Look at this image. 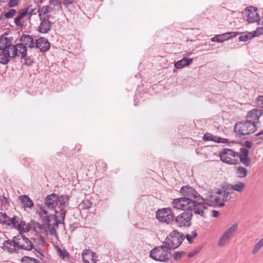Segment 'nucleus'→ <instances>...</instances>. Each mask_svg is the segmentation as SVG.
I'll list each match as a JSON object with an SVG mask.
<instances>
[{
	"label": "nucleus",
	"instance_id": "1",
	"mask_svg": "<svg viewBox=\"0 0 263 263\" xmlns=\"http://www.w3.org/2000/svg\"><path fill=\"white\" fill-rule=\"evenodd\" d=\"M180 192L184 197L174 199L172 202L173 207L183 211H193L195 214L205 218L204 211L208 209L205 198L190 186H182Z\"/></svg>",
	"mask_w": 263,
	"mask_h": 263
},
{
	"label": "nucleus",
	"instance_id": "2",
	"mask_svg": "<svg viewBox=\"0 0 263 263\" xmlns=\"http://www.w3.org/2000/svg\"><path fill=\"white\" fill-rule=\"evenodd\" d=\"M249 151L246 148L241 147L240 152H236L229 148H223L219 153L220 160L229 164L237 165L241 163L246 166H249L251 159L249 157Z\"/></svg>",
	"mask_w": 263,
	"mask_h": 263
},
{
	"label": "nucleus",
	"instance_id": "3",
	"mask_svg": "<svg viewBox=\"0 0 263 263\" xmlns=\"http://www.w3.org/2000/svg\"><path fill=\"white\" fill-rule=\"evenodd\" d=\"M69 199V196L67 195H63L59 197L52 193L46 197L44 202L49 209L54 210L55 213L60 214V218H62V221L63 222L66 214L65 208L68 206L66 202Z\"/></svg>",
	"mask_w": 263,
	"mask_h": 263
},
{
	"label": "nucleus",
	"instance_id": "4",
	"mask_svg": "<svg viewBox=\"0 0 263 263\" xmlns=\"http://www.w3.org/2000/svg\"><path fill=\"white\" fill-rule=\"evenodd\" d=\"M234 193L228 188L226 189H218L215 192H209L205 198L206 205L218 206L220 208L224 206V202H229L231 199V196Z\"/></svg>",
	"mask_w": 263,
	"mask_h": 263
},
{
	"label": "nucleus",
	"instance_id": "5",
	"mask_svg": "<svg viewBox=\"0 0 263 263\" xmlns=\"http://www.w3.org/2000/svg\"><path fill=\"white\" fill-rule=\"evenodd\" d=\"M39 213L42 222L47 224L49 233L51 235L57 234L56 229L58 227L59 224L64 223V220L63 222L62 221V218L58 220V216L55 214H48L47 211L45 209V208L41 207Z\"/></svg>",
	"mask_w": 263,
	"mask_h": 263
},
{
	"label": "nucleus",
	"instance_id": "6",
	"mask_svg": "<svg viewBox=\"0 0 263 263\" xmlns=\"http://www.w3.org/2000/svg\"><path fill=\"white\" fill-rule=\"evenodd\" d=\"M257 129V124L248 119L237 122L234 126V131L240 135H249L254 133Z\"/></svg>",
	"mask_w": 263,
	"mask_h": 263
},
{
	"label": "nucleus",
	"instance_id": "7",
	"mask_svg": "<svg viewBox=\"0 0 263 263\" xmlns=\"http://www.w3.org/2000/svg\"><path fill=\"white\" fill-rule=\"evenodd\" d=\"M149 256L155 261L165 262L171 258L172 253L170 248L164 245L153 249L150 252Z\"/></svg>",
	"mask_w": 263,
	"mask_h": 263
},
{
	"label": "nucleus",
	"instance_id": "8",
	"mask_svg": "<svg viewBox=\"0 0 263 263\" xmlns=\"http://www.w3.org/2000/svg\"><path fill=\"white\" fill-rule=\"evenodd\" d=\"M184 238V235L182 233L179 232L176 230H174L166 237L163 243L170 248V250H174L181 244Z\"/></svg>",
	"mask_w": 263,
	"mask_h": 263
},
{
	"label": "nucleus",
	"instance_id": "9",
	"mask_svg": "<svg viewBox=\"0 0 263 263\" xmlns=\"http://www.w3.org/2000/svg\"><path fill=\"white\" fill-rule=\"evenodd\" d=\"M193 211H184L174 217V220L172 224H175L176 227L181 228L189 227L191 225V219L193 216Z\"/></svg>",
	"mask_w": 263,
	"mask_h": 263
},
{
	"label": "nucleus",
	"instance_id": "10",
	"mask_svg": "<svg viewBox=\"0 0 263 263\" xmlns=\"http://www.w3.org/2000/svg\"><path fill=\"white\" fill-rule=\"evenodd\" d=\"M157 219L160 222L173 224L175 215L170 208L158 209L156 213Z\"/></svg>",
	"mask_w": 263,
	"mask_h": 263
},
{
	"label": "nucleus",
	"instance_id": "11",
	"mask_svg": "<svg viewBox=\"0 0 263 263\" xmlns=\"http://www.w3.org/2000/svg\"><path fill=\"white\" fill-rule=\"evenodd\" d=\"M14 245L16 246L17 251L20 249L25 250L27 251L32 250L31 245H27L26 247L24 246V243H29V239L27 238L22 233L19 232L16 236H14Z\"/></svg>",
	"mask_w": 263,
	"mask_h": 263
},
{
	"label": "nucleus",
	"instance_id": "12",
	"mask_svg": "<svg viewBox=\"0 0 263 263\" xmlns=\"http://www.w3.org/2000/svg\"><path fill=\"white\" fill-rule=\"evenodd\" d=\"M237 227V224L234 223L230 227L228 228L220 237L218 242V246L220 247H222L229 242L233 234L236 231Z\"/></svg>",
	"mask_w": 263,
	"mask_h": 263
},
{
	"label": "nucleus",
	"instance_id": "13",
	"mask_svg": "<svg viewBox=\"0 0 263 263\" xmlns=\"http://www.w3.org/2000/svg\"><path fill=\"white\" fill-rule=\"evenodd\" d=\"M257 11V8L254 7L246 9V12H247L246 17L249 23L257 22L258 24H261L262 20L259 18V15Z\"/></svg>",
	"mask_w": 263,
	"mask_h": 263
},
{
	"label": "nucleus",
	"instance_id": "14",
	"mask_svg": "<svg viewBox=\"0 0 263 263\" xmlns=\"http://www.w3.org/2000/svg\"><path fill=\"white\" fill-rule=\"evenodd\" d=\"M10 50H12V58L19 56L20 54H21V58H25L27 55L26 46L22 43L15 45H12Z\"/></svg>",
	"mask_w": 263,
	"mask_h": 263
},
{
	"label": "nucleus",
	"instance_id": "15",
	"mask_svg": "<svg viewBox=\"0 0 263 263\" xmlns=\"http://www.w3.org/2000/svg\"><path fill=\"white\" fill-rule=\"evenodd\" d=\"M49 16L46 15V17H41V23L38 26V31L42 34L48 33L51 29L52 25L49 20Z\"/></svg>",
	"mask_w": 263,
	"mask_h": 263
},
{
	"label": "nucleus",
	"instance_id": "16",
	"mask_svg": "<svg viewBox=\"0 0 263 263\" xmlns=\"http://www.w3.org/2000/svg\"><path fill=\"white\" fill-rule=\"evenodd\" d=\"M35 47L40 49L41 52H46L49 49L50 44L47 39L41 37L36 40Z\"/></svg>",
	"mask_w": 263,
	"mask_h": 263
},
{
	"label": "nucleus",
	"instance_id": "17",
	"mask_svg": "<svg viewBox=\"0 0 263 263\" xmlns=\"http://www.w3.org/2000/svg\"><path fill=\"white\" fill-rule=\"evenodd\" d=\"M263 114V109L254 108L249 111L246 117L248 119H250L254 122V123L257 124L258 122L260 116Z\"/></svg>",
	"mask_w": 263,
	"mask_h": 263
},
{
	"label": "nucleus",
	"instance_id": "18",
	"mask_svg": "<svg viewBox=\"0 0 263 263\" xmlns=\"http://www.w3.org/2000/svg\"><path fill=\"white\" fill-rule=\"evenodd\" d=\"M12 45L11 39L6 37L5 34L0 36V50H10Z\"/></svg>",
	"mask_w": 263,
	"mask_h": 263
},
{
	"label": "nucleus",
	"instance_id": "19",
	"mask_svg": "<svg viewBox=\"0 0 263 263\" xmlns=\"http://www.w3.org/2000/svg\"><path fill=\"white\" fill-rule=\"evenodd\" d=\"M20 41L23 42L22 43L24 44L25 46H28V47L30 48H32L35 47L33 37L28 34H23L20 37Z\"/></svg>",
	"mask_w": 263,
	"mask_h": 263
},
{
	"label": "nucleus",
	"instance_id": "20",
	"mask_svg": "<svg viewBox=\"0 0 263 263\" xmlns=\"http://www.w3.org/2000/svg\"><path fill=\"white\" fill-rule=\"evenodd\" d=\"M13 58L10 56L9 50L4 49L0 51V63L3 65L8 64L10 59Z\"/></svg>",
	"mask_w": 263,
	"mask_h": 263
},
{
	"label": "nucleus",
	"instance_id": "21",
	"mask_svg": "<svg viewBox=\"0 0 263 263\" xmlns=\"http://www.w3.org/2000/svg\"><path fill=\"white\" fill-rule=\"evenodd\" d=\"M193 60V58H184L176 62L174 64V66L177 69H180L185 66L190 65L192 63Z\"/></svg>",
	"mask_w": 263,
	"mask_h": 263
},
{
	"label": "nucleus",
	"instance_id": "22",
	"mask_svg": "<svg viewBox=\"0 0 263 263\" xmlns=\"http://www.w3.org/2000/svg\"><path fill=\"white\" fill-rule=\"evenodd\" d=\"M18 225H20V227H17V229L19 232L22 233V232H28L29 231L30 229L32 228V221H31L30 223H28V225H26V222L24 221H23L19 218Z\"/></svg>",
	"mask_w": 263,
	"mask_h": 263
},
{
	"label": "nucleus",
	"instance_id": "23",
	"mask_svg": "<svg viewBox=\"0 0 263 263\" xmlns=\"http://www.w3.org/2000/svg\"><path fill=\"white\" fill-rule=\"evenodd\" d=\"M246 185L245 183L240 181H237L236 183L231 184L230 185L229 190L230 191H235L238 193H242L245 190Z\"/></svg>",
	"mask_w": 263,
	"mask_h": 263
},
{
	"label": "nucleus",
	"instance_id": "24",
	"mask_svg": "<svg viewBox=\"0 0 263 263\" xmlns=\"http://www.w3.org/2000/svg\"><path fill=\"white\" fill-rule=\"evenodd\" d=\"M20 217L13 216L12 217H8L6 226L10 227L12 229H17V227L20 228V225H18Z\"/></svg>",
	"mask_w": 263,
	"mask_h": 263
},
{
	"label": "nucleus",
	"instance_id": "25",
	"mask_svg": "<svg viewBox=\"0 0 263 263\" xmlns=\"http://www.w3.org/2000/svg\"><path fill=\"white\" fill-rule=\"evenodd\" d=\"M19 198L24 207L31 208L33 206L34 204L32 200L28 196L26 195H21Z\"/></svg>",
	"mask_w": 263,
	"mask_h": 263
},
{
	"label": "nucleus",
	"instance_id": "26",
	"mask_svg": "<svg viewBox=\"0 0 263 263\" xmlns=\"http://www.w3.org/2000/svg\"><path fill=\"white\" fill-rule=\"evenodd\" d=\"M14 238L12 240H7L4 242V246L9 252H14L17 251L16 246L14 245Z\"/></svg>",
	"mask_w": 263,
	"mask_h": 263
},
{
	"label": "nucleus",
	"instance_id": "27",
	"mask_svg": "<svg viewBox=\"0 0 263 263\" xmlns=\"http://www.w3.org/2000/svg\"><path fill=\"white\" fill-rule=\"evenodd\" d=\"M236 174L240 178H245L248 174V170L241 166L236 167Z\"/></svg>",
	"mask_w": 263,
	"mask_h": 263
},
{
	"label": "nucleus",
	"instance_id": "28",
	"mask_svg": "<svg viewBox=\"0 0 263 263\" xmlns=\"http://www.w3.org/2000/svg\"><path fill=\"white\" fill-rule=\"evenodd\" d=\"M263 248V238L259 240L258 242H257L253 250H252V254H256L258 252Z\"/></svg>",
	"mask_w": 263,
	"mask_h": 263
},
{
	"label": "nucleus",
	"instance_id": "29",
	"mask_svg": "<svg viewBox=\"0 0 263 263\" xmlns=\"http://www.w3.org/2000/svg\"><path fill=\"white\" fill-rule=\"evenodd\" d=\"M21 261L22 263H40L37 259L26 256L22 258Z\"/></svg>",
	"mask_w": 263,
	"mask_h": 263
},
{
	"label": "nucleus",
	"instance_id": "30",
	"mask_svg": "<svg viewBox=\"0 0 263 263\" xmlns=\"http://www.w3.org/2000/svg\"><path fill=\"white\" fill-rule=\"evenodd\" d=\"M91 252L88 250H85L82 252V259L85 263H89L88 259L91 257Z\"/></svg>",
	"mask_w": 263,
	"mask_h": 263
},
{
	"label": "nucleus",
	"instance_id": "31",
	"mask_svg": "<svg viewBox=\"0 0 263 263\" xmlns=\"http://www.w3.org/2000/svg\"><path fill=\"white\" fill-rule=\"evenodd\" d=\"M49 11V6H45L41 8H39L38 12L39 15L41 17H42V15H44L47 14Z\"/></svg>",
	"mask_w": 263,
	"mask_h": 263
},
{
	"label": "nucleus",
	"instance_id": "32",
	"mask_svg": "<svg viewBox=\"0 0 263 263\" xmlns=\"http://www.w3.org/2000/svg\"><path fill=\"white\" fill-rule=\"evenodd\" d=\"M57 251L59 255L62 259H64L65 257H69L70 256L69 253L65 249L61 250L60 248H58Z\"/></svg>",
	"mask_w": 263,
	"mask_h": 263
},
{
	"label": "nucleus",
	"instance_id": "33",
	"mask_svg": "<svg viewBox=\"0 0 263 263\" xmlns=\"http://www.w3.org/2000/svg\"><path fill=\"white\" fill-rule=\"evenodd\" d=\"M255 36H256V35H253L251 33H248V34L240 35L239 37V40L240 41L246 42L249 39H251Z\"/></svg>",
	"mask_w": 263,
	"mask_h": 263
},
{
	"label": "nucleus",
	"instance_id": "34",
	"mask_svg": "<svg viewBox=\"0 0 263 263\" xmlns=\"http://www.w3.org/2000/svg\"><path fill=\"white\" fill-rule=\"evenodd\" d=\"M92 206L91 201L88 199H84L82 202V208L84 210H88Z\"/></svg>",
	"mask_w": 263,
	"mask_h": 263
},
{
	"label": "nucleus",
	"instance_id": "35",
	"mask_svg": "<svg viewBox=\"0 0 263 263\" xmlns=\"http://www.w3.org/2000/svg\"><path fill=\"white\" fill-rule=\"evenodd\" d=\"M29 7H27L24 9H21L18 12V15L17 17L22 19L28 14Z\"/></svg>",
	"mask_w": 263,
	"mask_h": 263
},
{
	"label": "nucleus",
	"instance_id": "36",
	"mask_svg": "<svg viewBox=\"0 0 263 263\" xmlns=\"http://www.w3.org/2000/svg\"><path fill=\"white\" fill-rule=\"evenodd\" d=\"M8 217L6 213L0 212V223L6 225Z\"/></svg>",
	"mask_w": 263,
	"mask_h": 263
},
{
	"label": "nucleus",
	"instance_id": "37",
	"mask_svg": "<svg viewBox=\"0 0 263 263\" xmlns=\"http://www.w3.org/2000/svg\"><path fill=\"white\" fill-rule=\"evenodd\" d=\"M16 13V11L15 9H11L9 10V11L6 12L5 13L4 16L6 18L9 19L14 16Z\"/></svg>",
	"mask_w": 263,
	"mask_h": 263
},
{
	"label": "nucleus",
	"instance_id": "38",
	"mask_svg": "<svg viewBox=\"0 0 263 263\" xmlns=\"http://www.w3.org/2000/svg\"><path fill=\"white\" fill-rule=\"evenodd\" d=\"M215 136H213L211 134H210L208 133L204 134L203 137V140L205 141H215Z\"/></svg>",
	"mask_w": 263,
	"mask_h": 263
},
{
	"label": "nucleus",
	"instance_id": "39",
	"mask_svg": "<svg viewBox=\"0 0 263 263\" xmlns=\"http://www.w3.org/2000/svg\"><path fill=\"white\" fill-rule=\"evenodd\" d=\"M0 201L4 207L9 206V203L8 199L5 196L0 197Z\"/></svg>",
	"mask_w": 263,
	"mask_h": 263
},
{
	"label": "nucleus",
	"instance_id": "40",
	"mask_svg": "<svg viewBox=\"0 0 263 263\" xmlns=\"http://www.w3.org/2000/svg\"><path fill=\"white\" fill-rule=\"evenodd\" d=\"M185 254V253L184 251L176 252L175 254L174 255V259L175 260H178L179 259H180L182 257V256Z\"/></svg>",
	"mask_w": 263,
	"mask_h": 263
},
{
	"label": "nucleus",
	"instance_id": "41",
	"mask_svg": "<svg viewBox=\"0 0 263 263\" xmlns=\"http://www.w3.org/2000/svg\"><path fill=\"white\" fill-rule=\"evenodd\" d=\"M226 35H227V37L229 39H232L233 37H235V36H237L238 34H239V32L237 31L234 32H228L226 33Z\"/></svg>",
	"mask_w": 263,
	"mask_h": 263
},
{
	"label": "nucleus",
	"instance_id": "42",
	"mask_svg": "<svg viewBox=\"0 0 263 263\" xmlns=\"http://www.w3.org/2000/svg\"><path fill=\"white\" fill-rule=\"evenodd\" d=\"M24 59V64L27 66H30L33 63V59L30 57H25Z\"/></svg>",
	"mask_w": 263,
	"mask_h": 263
},
{
	"label": "nucleus",
	"instance_id": "43",
	"mask_svg": "<svg viewBox=\"0 0 263 263\" xmlns=\"http://www.w3.org/2000/svg\"><path fill=\"white\" fill-rule=\"evenodd\" d=\"M215 141H214V142H216L218 143H227L228 142V139L223 138H221V137H217L216 136H215Z\"/></svg>",
	"mask_w": 263,
	"mask_h": 263
},
{
	"label": "nucleus",
	"instance_id": "44",
	"mask_svg": "<svg viewBox=\"0 0 263 263\" xmlns=\"http://www.w3.org/2000/svg\"><path fill=\"white\" fill-rule=\"evenodd\" d=\"M256 101L258 105L263 108V95L259 96L256 99Z\"/></svg>",
	"mask_w": 263,
	"mask_h": 263
},
{
	"label": "nucleus",
	"instance_id": "45",
	"mask_svg": "<svg viewBox=\"0 0 263 263\" xmlns=\"http://www.w3.org/2000/svg\"><path fill=\"white\" fill-rule=\"evenodd\" d=\"M19 0H9L8 3L9 7H14L17 6L18 4Z\"/></svg>",
	"mask_w": 263,
	"mask_h": 263
},
{
	"label": "nucleus",
	"instance_id": "46",
	"mask_svg": "<svg viewBox=\"0 0 263 263\" xmlns=\"http://www.w3.org/2000/svg\"><path fill=\"white\" fill-rule=\"evenodd\" d=\"M227 35H226V33H222L221 34H218L219 42L221 43L224 41L228 40L227 37Z\"/></svg>",
	"mask_w": 263,
	"mask_h": 263
},
{
	"label": "nucleus",
	"instance_id": "47",
	"mask_svg": "<svg viewBox=\"0 0 263 263\" xmlns=\"http://www.w3.org/2000/svg\"><path fill=\"white\" fill-rule=\"evenodd\" d=\"M21 18L17 16L14 19V23L17 26L20 27H22L24 25V24L21 21Z\"/></svg>",
	"mask_w": 263,
	"mask_h": 263
},
{
	"label": "nucleus",
	"instance_id": "48",
	"mask_svg": "<svg viewBox=\"0 0 263 263\" xmlns=\"http://www.w3.org/2000/svg\"><path fill=\"white\" fill-rule=\"evenodd\" d=\"M263 34V27H259L253 32V35H256V36Z\"/></svg>",
	"mask_w": 263,
	"mask_h": 263
},
{
	"label": "nucleus",
	"instance_id": "49",
	"mask_svg": "<svg viewBox=\"0 0 263 263\" xmlns=\"http://www.w3.org/2000/svg\"><path fill=\"white\" fill-rule=\"evenodd\" d=\"M34 251H36L35 254L37 257L41 259H42L44 257V255L43 254V252H42L41 251H37L36 249H34Z\"/></svg>",
	"mask_w": 263,
	"mask_h": 263
},
{
	"label": "nucleus",
	"instance_id": "50",
	"mask_svg": "<svg viewBox=\"0 0 263 263\" xmlns=\"http://www.w3.org/2000/svg\"><path fill=\"white\" fill-rule=\"evenodd\" d=\"M254 141L256 142V144H260L263 141V136L255 138Z\"/></svg>",
	"mask_w": 263,
	"mask_h": 263
},
{
	"label": "nucleus",
	"instance_id": "51",
	"mask_svg": "<svg viewBox=\"0 0 263 263\" xmlns=\"http://www.w3.org/2000/svg\"><path fill=\"white\" fill-rule=\"evenodd\" d=\"M50 4H53L54 6H59L61 5V2L59 0H50Z\"/></svg>",
	"mask_w": 263,
	"mask_h": 263
},
{
	"label": "nucleus",
	"instance_id": "52",
	"mask_svg": "<svg viewBox=\"0 0 263 263\" xmlns=\"http://www.w3.org/2000/svg\"><path fill=\"white\" fill-rule=\"evenodd\" d=\"M73 0H64L63 4L65 5L66 7H67L69 5L72 4L73 3Z\"/></svg>",
	"mask_w": 263,
	"mask_h": 263
},
{
	"label": "nucleus",
	"instance_id": "53",
	"mask_svg": "<svg viewBox=\"0 0 263 263\" xmlns=\"http://www.w3.org/2000/svg\"><path fill=\"white\" fill-rule=\"evenodd\" d=\"M245 146L248 148H251L252 146V143L250 141H246L245 142Z\"/></svg>",
	"mask_w": 263,
	"mask_h": 263
},
{
	"label": "nucleus",
	"instance_id": "54",
	"mask_svg": "<svg viewBox=\"0 0 263 263\" xmlns=\"http://www.w3.org/2000/svg\"><path fill=\"white\" fill-rule=\"evenodd\" d=\"M211 40L213 42L220 43L218 35H215L214 36L211 38Z\"/></svg>",
	"mask_w": 263,
	"mask_h": 263
},
{
	"label": "nucleus",
	"instance_id": "55",
	"mask_svg": "<svg viewBox=\"0 0 263 263\" xmlns=\"http://www.w3.org/2000/svg\"><path fill=\"white\" fill-rule=\"evenodd\" d=\"M186 238L190 243H193V237L190 234H187L186 235Z\"/></svg>",
	"mask_w": 263,
	"mask_h": 263
},
{
	"label": "nucleus",
	"instance_id": "56",
	"mask_svg": "<svg viewBox=\"0 0 263 263\" xmlns=\"http://www.w3.org/2000/svg\"><path fill=\"white\" fill-rule=\"evenodd\" d=\"M219 212L216 210L212 211V216L214 217H217L219 216Z\"/></svg>",
	"mask_w": 263,
	"mask_h": 263
},
{
	"label": "nucleus",
	"instance_id": "57",
	"mask_svg": "<svg viewBox=\"0 0 263 263\" xmlns=\"http://www.w3.org/2000/svg\"><path fill=\"white\" fill-rule=\"evenodd\" d=\"M198 252V251H194V252H191L188 254V257H193Z\"/></svg>",
	"mask_w": 263,
	"mask_h": 263
},
{
	"label": "nucleus",
	"instance_id": "58",
	"mask_svg": "<svg viewBox=\"0 0 263 263\" xmlns=\"http://www.w3.org/2000/svg\"><path fill=\"white\" fill-rule=\"evenodd\" d=\"M193 238L196 237L197 235V233L195 231H192L191 235H190Z\"/></svg>",
	"mask_w": 263,
	"mask_h": 263
},
{
	"label": "nucleus",
	"instance_id": "59",
	"mask_svg": "<svg viewBox=\"0 0 263 263\" xmlns=\"http://www.w3.org/2000/svg\"><path fill=\"white\" fill-rule=\"evenodd\" d=\"M263 135V130L260 131V132L258 133L257 134H256L255 136V137H259L260 136H262Z\"/></svg>",
	"mask_w": 263,
	"mask_h": 263
},
{
	"label": "nucleus",
	"instance_id": "60",
	"mask_svg": "<svg viewBox=\"0 0 263 263\" xmlns=\"http://www.w3.org/2000/svg\"><path fill=\"white\" fill-rule=\"evenodd\" d=\"M31 244V247H32V250L33 249V243L31 241V240H29V243H24V246L26 247V246L27 245H30Z\"/></svg>",
	"mask_w": 263,
	"mask_h": 263
},
{
	"label": "nucleus",
	"instance_id": "61",
	"mask_svg": "<svg viewBox=\"0 0 263 263\" xmlns=\"http://www.w3.org/2000/svg\"><path fill=\"white\" fill-rule=\"evenodd\" d=\"M33 11H34V9H31V10H30L29 9L28 15L31 16L32 15V14H33Z\"/></svg>",
	"mask_w": 263,
	"mask_h": 263
},
{
	"label": "nucleus",
	"instance_id": "62",
	"mask_svg": "<svg viewBox=\"0 0 263 263\" xmlns=\"http://www.w3.org/2000/svg\"><path fill=\"white\" fill-rule=\"evenodd\" d=\"M40 239L42 241H43V242H45V238H44L43 237H40Z\"/></svg>",
	"mask_w": 263,
	"mask_h": 263
},
{
	"label": "nucleus",
	"instance_id": "63",
	"mask_svg": "<svg viewBox=\"0 0 263 263\" xmlns=\"http://www.w3.org/2000/svg\"><path fill=\"white\" fill-rule=\"evenodd\" d=\"M33 230H34V231H36V232H39L36 229V227H35V223L34 222H33Z\"/></svg>",
	"mask_w": 263,
	"mask_h": 263
},
{
	"label": "nucleus",
	"instance_id": "64",
	"mask_svg": "<svg viewBox=\"0 0 263 263\" xmlns=\"http://www.w3.org/2000/svg\"><path fill=\"white\" fill-rule=\"evenodd\" d=\"M262 18H261L262 20H263V12L262 13Z\"/></svg>",
	"mask_w": 263,
	"mask_h": 263
}]
</instances>
